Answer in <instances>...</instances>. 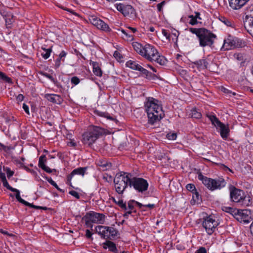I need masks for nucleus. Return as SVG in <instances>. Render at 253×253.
<instances>
[{
    "instance_id": "53",
    "label": "nucleus",
    "mask_w": 253,
    "mask_h": 253,
    "mask_svg": "<svg viewBox=\"0 0 253 253\" xmlns=\"http://www.w3.org/2000/svg\"><path fill=\"white\" fill-rule=\"evenodd\" d=\"M5 171H6V172L7 174V176L8 178H10L14 174V172L13 171L11 170V169L8 168H6Z\"/></svg>"
},
{
    "instance_id": "57",
    "label": "nucleus",
    "mask_w": 253,
    "mask_h": 253,
    "mask_svg": "<svg viewBox=\"0 0 253 253\" xmlns=\"http://www.w3.org/2000/svg\"><path fill=\"white\" fill-rule=\"evenodd\" d=\"M23 109L27 114H30L29 107L25 103H23Z\"/></svg>"
},
{
    "instance_id": "7",
    "label": "nucleus",
    "mask_w": 253,
    "mask_h": 253,
    "mask_svg": "<svg viewBox=\"0 0 253 253\" xmlns=\"http://www.w3.org/2000/svg\"><path fill=\"white\" fill-rule=\"evenodd\" d=\"M208 118L211 121L212 124L219 129V132L221 137L225 140H226L229 135V128L228 124L225 125L221 123L218 119L214 115H208Z\"/></svg>"
},
{
    "instance_id": "50",
    "label": "nucleus",
    "mask_w": 253,
    "mask_h": 253,
    "mask_svg": "<svg viewBox=\"0 0 253 253\" xmlns=\"http://www.w3.org/2000/svg\"><path fill=\"white\" fill-rule=\"evenodd\" d=\"M84 218L85 219V225L87 226V227L92 228V225L91 223L92 222H91V221H89L88 218H86V215L84 216Z\"/></svg>"
},
{
    "instance_id": "60",
    "label": "nucleus",
    "mask_w": 253,
    "mask_h": 253,
    "mask_svg": "<svg viewBox=\"0 0 253 253\" xmlns=\"http://www.w3.org/2000/svg\"><path fill=\"white\" fill-rule=\"evenodd\" d=\"M45 179L47 180V181L52 185H54L55 184V182L51 178H49L47 176H46Z\"/></svg>"
},
{
    "instance_id": "44",
    "label": "nucleus",
    "mask_w": 253,
    "mask_h": 253,
    "mask_svg": "<svg viewBox=\"0 0 253 253\" xmlns=\"http://www.w3.org/2000/svg\"><path fill=\"white\" fill-rule=\"evenodd\" d=\"M177 137L175 133H169L167 134V138L169 140H175Z\"/></svg>"
},
{
    "instance_id": "12",
    "label": "nucleus",
    "mask_w": 253,
    "mask_h": 253,
    "mask_svg": "<svg viewBox=\"0 0 253 253\" xmlns=\"http://www.w3.org/2000/svg\"><path fill=\"white\" fill-rule=\"evenodd\" d=\"M115 7L124 16L128 17L131 18H134L136 16L135 9L130 5L118 3L115 4Z\"/></svg>"
},
{
    "instance_id": "37",
    "label": "nucleus",
    "mask_w": 253,
    "mask_h": 253,
    "mask_svg": "<svg viewBox=\"0 0 253 253\" xmlns=\"http://www.w3.org/2000/svg\"><path fill=\"white\" fill-rule=\"evenodd\" d=\"M108 239H110L111 237H115L117 236L118 232L114 228L108 227Z\"/></svg>"
},
{
    "instance_id": "18",
    "label": "nucleus",
    "mask_w": 253,
    "mask_h": 253,
    "mask_svg": "<svg viewBox=\"0 0 253 253\" xmlns=\"http://www.w3.org/2000/svg\"><path fill=\"white\" fill-rule=\"evenodd\" d=\"M108 226L98 225L95 227V232L99 234L103 239H108Z\"/></svg>"
},
{
    "instance_id": "58",
    "label": "nucleus",
    "mask_w": 253,
    "mask_h": 253,
    "mask_svg": "<svg viewBox=\"0 0 253 253\" xmlns=\"http://www.w3.org/2000/svg\"><path fill=\"white\" fill-rule=\"evenodd\" d=\"M165 3V1H163L162 2L159 3L157 4V9H158V11H161L162 7Z\"/></svg>"
},
{
    "instance_id": "63",
    "label": "nucleus",
    "mask_w": 253,
    "mask_h": 253,
    "mask_svg": "<svg viewBox=\"0 0 253 253\" xmlns=\"http://www.w3.org/2000/svg\"><path fill=\"white\" fill-rule=\"evenodd\" d=\"M68 145L75 147L77 146V143L74 141L71 140L68 143Z\"/></svg>"
},
{
    "instance_id": "59",
    "label": "nucleus",
    "mask_w": 253,
    "mask_h": 253,
    "mask_svg": "<svg viewBox=\"0 0 253 253\" xmlns=\"http://www.w3.org/2000/svg\"><path fill=\"white\" fill-rule=\"evenodd\" d=\"M28 204L29 205H25L29 206V207H32V208L36 209H40L41 208H42V207L38 206H35V205H33V204H31V203H28Z\"/></svg>"
},
{
    "instance_id": "51",
    "label": "nucleus",
    "mask_w": 253,
    "mask_h": 253,
    "mask_svg": "<svg viewBox=\"0 0 253 253\" xmlns=\"http://www.w3.org/2000/svg\"><path fill=\"white\" fill-rule=\"evenodd\" d=\"M193 199L194 201L198 202L200 200V195L197 190L193 193Z\"/></svg>"
},
{
    "instance_id": "47",
    "label": "nucleus",
    "mask_w": 253,
    "mask_h": 253,
    "mask_svg": "<svg viewBox=\"0 0 253 253\" xmlns=\"http://www.w3.org/2000/svg\"><path fill=\"white\" fill-rule=\"evenodd\" d=\"M178 32L177 31H175L174 33H172L170 36L171 38H172V40L173 42H176L177 41L178 37Z\"/></svg>"
},
{
    "instance_id": "40",
    "label": "nucleus",
    "mask_w": 253,
    "mask_h": 253,
    "mask_svg": "<svg viewBox=\"0 0 253 253\" xmlns=\"http://www.w3.org/2000/svg\"><path fill=\"white\" fill-rule=\"evenodd\" d=\"M223 23H224L226 26L228 27H233L234 25V23L232 21H230V20L226 18H223V20H221Z\"/></svg>"
},
{
    "instance_id": "29",
    "label": "nucleus",
    "mask_w": 253,
    "mask_h": 253,
    "mask_svg": "<svg viewBox=\"0 0 253 253\" xmlns=\"http://www.w3.org/2000/svg\"><path fill=\"white\" fill-rule=\"evenodd\" d=\"M233 56L238 61L241 62V63H245L246 60L245 55L241 53H236Z\"/></svg>"
},
{
    "instance_id": "26",
    "label": "nucleus",
    "mask_w": 253,
    "mask_h": 253,
    "mask_svg": "<svg viewBox=\"0 0 253 253\" xmlns=\"http://www.w3.org/2000/svg\"><path fill=\"white\" fill-rule=\"evenodd\" d=\"M126 67H129L133 70L138 71L141 65L138 64L135 61L129 60L126 62Z\"/></svg>"
},
{
    "instance_id": "22",
    "label": "nucleus",
    "mask_w": 253,
    "mask_h": 253,
    "mask_svg": "<svg viewBox=\"0 0 253 253\" xmlns=\"http://www.w3.org/2000/svg\"><path fill=\"white\" fill-rule=\"evenodd\" d=\"M67 54V53L64 50H62L59 54L58 58L55 61V68H58L61 64V61H64L65 58Z\"/></svg>"
},
{
    "instance_id": "36",
    "label": "nucleus",
    "mask_w": 253,
    "mask_h": 253,
    "mask_svg": "<svg viewBox=\"0 0 253 253\" xmlns=\"http://www.w3.org/2000/svg\"><path fill=\"white\" fill-rule=\"evenodd\" d=\"M135 204L138 206V207L140 209H142L143 211H146L145 209H143V208L145 207L149 208L150 209H152L155 207L154 204H149L147 205H143L138 202H135Z\"/></svg>"
},
{
    "instance_id": "28",
    "label": "nucleus",
    "mask_w": 253,
    "mask_h": 253,
    "mask_svg": "<svg viewBox=\"0 0 253 253\" xmlns=\"http://www.w3.org/2000/svg\"><path fill=\"white\" fill-rule=\"evenodd\" d=\"M134 49L140 55L142 54V51H143L144 46H142L141 44L138 42L133 43L132 44Z\"/></svg>"
},
{
    "instance_id": "23",
    "label": "nucleus",
    "mask_w": 253,
    "mask_h": 253,
    "mask_svg": "<svg viewBox=\"0 0 253 253\" xmlns=\"http://www.w3.org/2000/svg\"><path fill=\"white\" fill-rule=\"evenodd\" d=\"M90 64L93 67V72L97 76L101 77L102 75V72L100 68L99 64L96 62L91 61Z\"/></svg>"
},
{
    "instance_id": "6",
    "label": "nucleus",
    "mask_w": 253,
    "mask_h": 253,
    "mask_svg": "<svg viewBox=\"0 0 253 253\" xmlns=\"http://www.w3.org/2000/svg\"><path fill=\"white\" fill-rule=\"evenodd\" d=\"M104 133V129L97 126H92L89 130L83 135V142L84 144L90 146Z\"/></svg>"
},
{
    "instance_id": "24",
    "label": "nucleus",
    "mask_w": 253,
    "mask_h": 253,
    "mask_svg": "<svg viewBox=\"0 0 253 253\" xmlns=\"http://www.w3.org/2000/svg\"><path fill=\"white\" fill-rule=\"evenodd\" d=\"M103 248L105 249L108 248L109 251L114 253L117 252L115 244L110 241H107L103 243Z\"/></svg>"
},
{
    "instance_id": "49",
    "label": "nucleus",
    "mask_w": 253,
    "mask_h": 253,
    "mask_svg": "<svg viewBox=\"0 0 253 253\" xmlns=\"http://www.w3.org/2000/svg\"><path fill=\"white\" fill-rule=\"evenodd\" d=\"M162 32L163 35L165 37H166V38L167 39H168L169 41L170 40V39H171L170 34H169L166 30L163 29Z\"/></svg>"
},
{
    "instance_id": "10",
    "label": "nucleus",
    "mask_w": 253,
    "mask_h": 253,
    "mask_svg": "<svg viewBox=\"0 0 253 253\" xmlns=\"http://www.w3.org/2000/svg\"><path fill=\"white\" fill-rule=\"evenodd\" d=\"M215 38L216 36L214 34L204 28L200 36L198 37L200 45L202 47L211 46L213 43V39Z\"/></svg>"
},
{
    "instance_id": "54",
    "label": "nucleus",
    "mask_w": 253,
    "mask_h": 253,
    "mask_svg": "<svg viewBox=\"0 0 253 253\" xmlns=\"http://www.w3.org/2000/svg\"><path fill=\"white\" fill-rule=\"evenodd\" d=\"M92 233L89 230L86 229L85 230V237L87 239H90L91 240L93 239L92 238Z\"/></svg>"
},
{
    "instance_id": "9",
    "label": "nucleus",
    "mask_w": 253,
    "mask_h": 253,
    "mask_svg": "<svg viewBox=\"0 0 253 253\" xmlns=\"http://www.w3.org/2000/svg\"><path fill=\"white\" fill-rule=\"evenodd\" d=\"M129 186L130 187H133L139 192L142 193L147 190L148 183L146 180L142 178L133 177L131 175Z\"/></svg>"
},
{
    "instance_id": "16",
    "label": "nucleus",
    "mask_w": 253,
    "mask_h": 253,
    "mask_svg": "<svg viewBox=\"0 0 253 253\" xmlns=\"http://www.w3.org/2000/svg\"><path fill=\"white\" fill-rule=\"evenodd\" d=\"M86 218L94 223L103 224L105 221V215L103 214L95 212H90L86 214Z\"/></svg>"
},
{
    "instance_id": "1",
    "label": "nucleus",
    "mask_w": 253,
    "mask_h": 253,
    "mask_svg": "<svg viewBox=\"0 0 253 253\" xmlns=\"http://www.w3.org/2000/svg\"><path fill=\"white\" fill-rule=\"evenodd\" d=\"M145 107L147 113L148 123L151 125L160 121L164 115L160 102L153 97L147 99L145 103Z\"/></svg>"
},
{
    "instance_id": "46",
    "label": "nucleus",
    "mask_w": 253,
    "mask_h": 253,
    "mask_svg": "<svg viewBox=\"0 0 253 253\" xmlns=\"http://www.w3.org/2000/svg\"><path fill=\"white\" fill-rule=\"evenodd\" d=\"M2 183L4 187H6L7 189L10 190L11 191H14V188L9 185L6 180L2 181Z\"/></svg>"
},
{
    "instance_id": "42",
    "label": "nucleus",
    "mask_w": 253,
    "mask_h": 253,
    "mask_svg": "<svg viewBox=\"0 0 253 253\" xmlns=\"http://www.w3.org/2000/svg\"><path fill=\"white\" fill-rule=\"evenodd\" d=\"M118 205L121 208L124 209L125 211L127 210V208L126 206V203L123 202L122 200H119L117 202H116Z\"/></svg>"
},
{
    "instance_id": "64",
    "label": "nucleus",
    "mask_w": 253,
    "mask_h": 253,
    "mask_svg": "<svg viewBox=\"0 0 253 253\" xmlns=\"http://www.w3.org/2000/svg\"><path fill=\"white\" fill-rule=\"evenodd\" d=\"M122 32L126 35V36L128 37L129 38H132V35L131 34H129L127 33L125 30H122Z\"/></svg>"
},
{
    "instance_id": "52",
    "label": "nucleus",
    "mask_w": 253,
    "mask_h": 253,
    "mask_svg": "<svg viewBox=\"0 0 253 253\" xmlns=\"http://www.w3.org/2000/svg\"><path fill=\"white\" fill-rule=\"evenodd\" d=\"M69 194L78 199H79L80 197L79 194L77 191L74 190H71L69 191Z\"/></svg>"
},
{
    "instance_id": "2",
    "label": "nucleus",
    "mask_w": 253,
    "mask_h": 253,
    "mask_svg": "<svg viewBox=\"0 0 253 253\" xmlns=\"http://www.w3.org/2000/svg\"><path fill=\"white\" fill-rule=\"evenodd\" d=\"M141 56L150 62H156L161 65L166 64L167 60L165 57L160 54L156 48L153 45L146 44L144 45Z\"/></svg>"
},
{
    "instance_id": "4",
    "label": "nucleus",
    "mask_w": 253,
    "mask_h": 253,
    "mask_svg": "<svg viewBox=\"0 0 253 253\" xmlns=\"http://www.w3.org/2000/svg\"><path fill=\"white\" fill-rule=\"evenodd\" d=\"M198 177L206 187L211 191L220 190L226 185V182L221 177L212 179L204 176L201 173L198 174Z\"/></svg>"
},
{
    "instance_id": "62",
    "label": "nucleus",
    "mask_w": 253,
    "mask_h": 253,
    "mask_svg": "<svg viewBox=\"0 0 253 253\" xmlns=\"http://www.w3.org/2000/svg\"><path fill=\"white\" fill-rule=\"evenodd\" d=\"M17 101L19 102L22 101L24 99V96L22 94H19L16 97Z\"/></svg>"
},
{
    "instance_id": "15",
    "label": "nucleus",
    "mask_w": 253,
    "mask_h": 253,
    "mask_svg": "<svg viewBox=\"0 0 253 253\" xmlns=\"http://www.w3.org/2000/svg\"><path fill=\"white\" fill-rule=\"evenodd\" d=\"M89 21L92 25L100 30L105 32H110L111 31V28L107 23L94 16H91L89 18Z\"/></svg>"
},
{
    "instance_id": "30",
    "label": "nucleus",
    "mask_w": 253,
    "mask_h": 253,
    "mask_svg": "<svg viewBox=\"0 0 253 253\" xmlns=\"http://www.w3.org/2000/svg\"><path fill=\"white\" fill-rule=\"evenodd\" d=\"M12 192L16 193L15 197L18 201L24 205H29L28 202L25 201L21 198L20 195V191L18 189L14 188V191H12Z\"/></svg>"
},
{
    "instance_id": "56",
    "label": "nucleus",
    "mask_w": 253,
    "mask_h": 253,
    "mask_svg": "<svg viewBox=\"0 0 253 253\" xmlns=\"http://www.w3.org/2000/svg\"><path fill=\"white\" fill-rule=\"evenodd\" d=\"M133 201H130L128 203V207L127 208L130 211L134 209V206L133 205Z\"/></svg>"
},
{
    "instance_id": "38",
    "label": "nucleus",
    "mask_w": 253,
    "mask_h": 253,
    "mask_svg": "<svg viewBox=\"0 0 253 253\" xmlns=\"http://www.w3.org/2000/svg\"><path fill=\"white\" fill-rule=\"evenodd\" d=\"M191 116L192 118L199 119L201 117V114L198 112L196 109H193L191 111Z\"/></svg>"
},
{
    "instance_id": "31",
    "label": "nucleus",
    "mask_w": 253,
    "mask_h": 253,
    "mask_svg": "<svg viewBox=\"0 0 253 253\" xmlns=\"http://www.w3.org/2000/svg\"><path fill=\"white\" fill-rule=\"evenodd\" d=\"M42 49L43 50V52L42 53V57L44 59H47L50 55L51 52L52 51L51 48H45V47H42Z\"/></svg>"
},
{
    "instance_id": "32",
    "label": "nucleus",
    "mask_w": 253,
    "mask_h": 253,
    "mask_svg": "<svg viewBox=\"0 0 253 253\" xmlns=\"http://www.w3.org/2000/svg\"><path fill=\"white\" fill-rule=\"evenodd\" d=\"M223 211L228 212L231 214L234 217H235L237 209H233L229 207L224 206L222 208Z\"/></svg>"
},
{
    "instance_id": "11",
    "label": "nucleus",
    "mask_w": 253,
    "mask_h": 253,
    "mask_svg": "<svg viewBox=\"0 0 253 253\" xmlns=\"http://www.w3.org/2000/svg\"><path fill=\"white\" fill-rule=\"evenodd\" d=\"M218 225V221L216 220L212 215H207L203 218L202 225L209 235H211Z\"/></svg>"
},
{
    "instance_id": "3",
    "label": "nucleus",
    "mask_w": 253,
    "mask_h": 253,
    "mask_svg": "<svg viewBox=\"0 0 253 253\" xmlns=\"http://www.w3.org/2000/svg\"><path fill=\"white\" fill-rule=\"evenodd\" d=\"M230 198L232 202L239 203L243 206H249L252 204V198L249 195L246 194L245 192L238 189L234 186L230 185Z\"/></svg>"
},
{
    "instance_id": "34",
    "label": "nucleus",
    "mask_w": 253,
    "mask_h": 253,
    "mask_svg": "<svg viewBox=\"0 0 253 253\" xmlns=\"http://www.w3.org/2000/svg\"><path fill=\"white\" fill-rule=\"evenodd\" d=\"M204 28H189V31H190L192 34H195L197 37L200 36L201 34L203 32Z\"/></svg>"
},
{
    "instance_id": "8",
    "label": "nucleus",
    "mask_w": 253,
    "mask_h": 253,
    "mask_svg": "<svg viewBox=\"0 0 253 253\" xmlns=\"http://www.w3.org/2000/svg\"><path fill=\"white\" fill-rule=\"evenodd\" d=\"M244 27L253 37V4L248 6L245 10Z\"/></svg>"
},
{
    "instance_id": "14",
    "label": "nucleus",
    "mask_w": 253,
    "mask_h": 253,
    "mask_svg": "<svg viewBox=\"0 0 253 253\" xmlns=\"http://www.w3.org/2000/svg\"><path fill=\"white\" fill-rule=\"evenodd\" d=\"M241 46V41L239 39L229 36L224 39L223 48L224 50H230L234 48L239 47Z\"/></svg>"
},
{
    "instance_id": "27",
    "label": "nucleus",
    "mask_w": 253,
    "mask_h": 253,
    "mask_svg": "<svg viewBox=\"0 0 253 253\" xmlns=\"http://www.w3.org/2000/svg\"><path fill=\"white\" fill-rule=\"evenodd\" d=\"M41 74L48 78V79H49L56 86H57L58 87H61V86L60 85V84L58 82V81L56 80H55L52 76H51L50 75L48 74V73H45V72H42L41 73Z\"/></svg>"
},
{
    "instance_id": "55",
    "label": "nucleus",
    "mask_w": 253,
    "mask_h": 253,
    "mask_svg": "<svg viewBox=\"0 0 253 253\" xmlns=\"http://www.w3.org/2000/svg\"><path fill=\"white\" fill-rule=\"evenodd\" d=\"M195 253H207L206 249L204 247H200Z\"/></svg>"
},
{
    "instance_id": "25",
    "label": "nucleus",
    "mask_w": 253,
    "mask_h": 253,
    "mask_svg": "<svg viewBox=\"0 0 253 253\" xmlns=\"http://www.w3.org/2000/svg\"><path fill=\"white\" fill-rule=\"evenodd\" d=\"M188 19H190V20L188 22L191 25H194L198 23L197 20L192 15H188L187 17H182L181 18L180 21L183 22H186L188 21Z\"/></svg>"
},
{
    "instance_id": "43",
    "label": "nucleus",
    "mask_w": 253,
    "mask_h": 253,
    "mask_svg": "<svg viewBox=\"0 0 253 253\" xmlns=\"http://www.w3.org/2000/svg\"><path fill=\"white\" fill-rule=\"evenodd\" d=\"M186 188L187 190L192 192V193L197 190L195 185L193 184H188L186 185Z\"/></svg>"
},
{
    "instance_id": "21",
    "label": "nucleus",
    "mask_w": 253,
    "mask_h": 253,
    "mask_svg": "<svg viewBox=\"0 0 253 253\" xmlns=\"http://www.w3.org/2000/svg\"><path fill=\"white\" fill-rule=\"evenodd\" d=\"M198 69H207L209 63L206 59H200L199 60L193 62Z\"/></svg>"
},
{
    "instance_id": "39",
    "label": "nucleus",
    "mask_w": 253,
    "mask_h": 253,
    "mask_svg": "<svg viewBox=\"0 0 253 253\" xmlns=\"http://www.w3.org/2000/svg\"><path fill=\"white\" fill-rule=\"evenodd\" d=\"M138 71H140L143 76L146 77L151 76L150 73L146 69L143 68L141 66V67L139 68Z\"/></svg>"
},
{
    "instance_id": "5",
    "label": "nucleus",
    "mask_w": 253,
    "mask_h": 253,
    "mask_svg": "<svg viewBox=\"0 0 253 253\" xmlns=\"http://www.w3.org/2000/svg\"><path fill=\"white\" fill-rule=\"evenodd\" d=\"M131 174L129 173L121 172L116 174L114 182L116 192L123 194L127 186H129Z\"/></svg>"
},
{
    "instance_id": "41",
    "label": "nucleus",
    "mask_w": 253,
    "mask_h": 253,
    "mask_svg": "<svg viewBox=\"0 0 253 253\" xmlns=\"http://www.w3.org/2000/svg\"><path fill=\"white\" fill-rule=\"evenodd\" d=\"M46 157L45 155H42L40 158L39 161V167L40 168L42 167V164H44V163L46 162Z\"/></svg>"
},
{
    "instance_id": "13",
    "label": "nucleus",
    "mask_w": 253,
    "mask_h": 253,
    "mask_svg": "<svg viewBox=\"0 0 253 253\" xmlns=\"http://www.w3.org/2000/svg\"><path fill=\"white\" fill-rule=\"evenodd\" d=\"M253 213L250 210H238L235 218L240 222L249 223L252 220Z\"/></svg>"
},
{
    "instance_id": "17",
    "label": "nucleus",
    "mask_w": 253,
    "mask_h": 253,
    "mask_svg": "<svg viewBox=\"0 0 253 253\" xmlns=\"http://www.w3.org/2000/svg\"><path fill=\"white\" fill-rule=\"evenodd\" d=\"M87 169V167H80L76 169H74L72 172L67 177V181L70 183H71V181L72 178L75 175H80L84 176L85 173H86V171Z\"/></svg>"
},
{
    "instance_id": "33",
    "label": "nucleus",
    "mask_w": 253,
    "mask_h": 253,
    "mask_svg": "<svg viewBox=\"0 0 253 253\" xmlns=\"http://www.w3.org/2000/svg\"><path fill=\"white\" fill-rule=\"evenodd\" d=\"M0 80L7 83H12L11 79L1 71H0Z\"/></svg>"
},
{
    "instance_id": "45",
    "label": "nucleus",
    "mask_w": 253,
    "mask_h": 253,
    "mask_svg": "<svg viewBox=\"0 0 253 253\" xmlns=\"http://www.w3.org/2000/svg\"><path fill=\"white\" fill-rule=\"evenodd\" d=\"M41 169H42L43 170H44L45 171H46L47 173H51L53 170H55V169H50L48 167L46 166L45 164H42V167H41Z\"/></svg>"
},
{
    "instance_id": "61",
    "label": "nucleus",
    "mask_w": 253,
    "mask_h": 253,
    "mask_svg": "<svg viewBox=\"0 0 253 253\" xmlns=\"http://www.w3.org/2000/svg\"><path fill=\"white\" fill-rule=\"evenodd\" d=\"M0 179L2 182L6 180L5 173L1 171H0Z\"/></svg>"
},
{
    "instance_id": "19",
    "label": "nucleus",
    "mask_w": 253,
    "mask_h": 253,
    "mask_svg": "<svg viewBox=\"0 0 253 253\" xmlns=\"http://www.w3.org/2000/svg\"><path fill=\"white\" fill-rule=\"evenodd\" d=\"M249 0H229L230 6L233 9L242 7Z\"/></svg>"
},
{
    "instance_id": "48",
    "label": "nucleus",
    "mask_w": 253,
    "mask_h": 253,
    "mask_svg": "<svg viewBox=\"0 0 253 253\" xmlns=\"http://www.w3.org/2000/svg\"><path fill=\"white\" fill-rule=\"evenodd\" d=\"M80 79L77 77H73L71 78V82L72 84L77 85L80 83Z\"/></svg>"
},
{
    "instance_id": "20",
    "label": "nucleus",
    "mask_w": 253,
    "mask_h": 253,
    "mask_svg": "<svg viewBox=\"0 0 253 253\" xmlns=\"http://www.w3.org/2000/svg\"><path fill=\"white\" fill-rule=\"evenodd\" d=\"M44 97L48 101L57 104H60L63 101L62 97L57 94H46Z\"/></svg>"
},
{
    "instance_id": "35",
    "label": "nucleus",
    "mask_w": 253,
    "mask_h": 253,
    "mask_svg": "<svg viewBox=\"0 0 253 253\" xmlns=\"http://www.w3.org/2000/svg\"><path fill=\"white\" fill-rule=\"evenodd\" d=\"M94 114L100 117L107 118V119L110 120H113V118L109 116L108 114L106 112H103L98 110H95Z\"/></svg>"
}]
</instances>
